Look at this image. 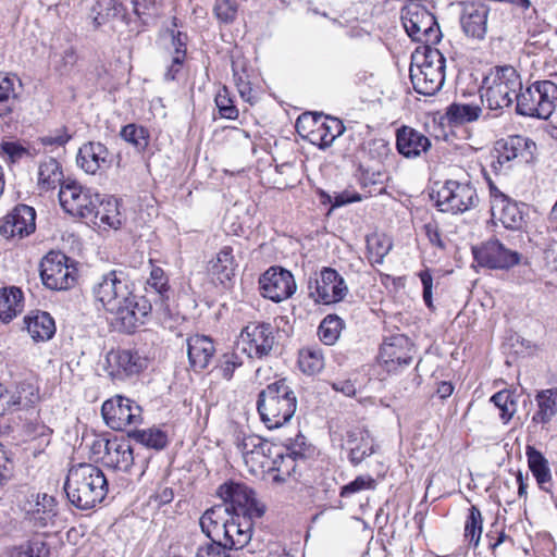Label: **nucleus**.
I'll list each match as a JSON object with an SVG mask.
<instances>
[{
	"label": "nucleus",
	"mask_w": 557,
	"mask_h": 557,
	"mask_svg": "<svg viewBox=\"0 0 557 557\" xmlns=\"http://www.w3.org/2000/svg\"><path fill=\"white\" fill-rule=\"evenodd\" d=\"M64 491L73 506L81 510H89L104 499L108 481L98 467L79 463L69 470Z\"/></svg>",
	"instance_id": "nucleus-1"
},
{
	"label": "nucleus",
	"mask_w": 557,
	"mask_h": 557,
	"mask_svg": "<svg viewBox=\"0 0 557 557\" xmlns=\"http://www.w3.org/2000/svg\"><path fill=\"white\" fill-rule=\"evenodd\" d=\"M296 408V395L285 379L268 384L258 395L257 410L268 429L289 422Z\"/></svg>",
	"instance_id": "nucleus-2"
},
{
	"label": "nucleus",
	"mask_w": 557,
	"mask_h": 557,
	"mask_svg": "<svg viewBox=\"0 0 557 557\" xmlns=\"http://www.w3.org/2000/svg\"><path fill=\"white\" fill-rule=\"evenodd\" d=\"M446 60L438 49L419 46L411 54L410 81L413 89L424 96L438 92L445 82Z\"/></svg>",
	"instance_id": "nucleus-3"
},
{
	"label": "nucleus",
	"mask_w": 557,
	"mask_h": 557,
	"mask_svg": "<svg viewBox=\"0 0 557 557\" xmlns=\"http://www.w3.org/2000/svg\"><path fill=\"white\" fill-rule=\"evenodd\" d=\"M522 89V81L515 67L497 66L484 77L480 89L481 99L491 110H502L517 100L518 91Z\"/></svg>",
	"instance_id": "nucleus-4"
},
{
	"label": "nucleus",
	"mask_w": 557,
	"mask_h": 557,
	"mask_svg": "<svg viewBox=\"0 0 557 557\" xmlns=\"http://www.w3.org/2000/svg\"><path fill=\"white\" fill-rule=\"evenodd\" d=\"M431 198L440 211L450 214L470 211L480 201L476 189L469 180H447L436 190L433 189Z\"/></svg>",
	"instance_id": "nucleus-5"
},
{
	"label": "nucleus",
	"mask_w": 557,
	"mask_h": 557,
	"mask_svg": "<svg viewBox=\"0 0 557 557\" xmlns=\"http://www.w3.org/2000/svg\"><path fill=\"white\" fill-rule=\"evenodd\" d=\"M133 292L128 275L122 270H112L99 277L92 286V295L97 302L110 312L127 300Z\"/></svg>",
	"instance_id": "nucleus-6"
},
{
	"label": "nucleus",
	"mask_w": 557,
	"mask_h": 557,
	"mask_svg": "<svg viewBox=\"0 0 557 557\" xmlns=\"http://www.w3.org/2000/svg\"><path fill=\"white\" fill-rule=\"evenodd\" d=\"M40 276L46 287L66 290L76 281V268L63 252L50 251L40 262Z\"/></svg>",
	"instance_id": "nucleus-7"
},
{
	"label": "nucleus",
	"mask_w": 557,
	"mask_h": 557,
	"mask_svg": "<svg viewBox=\"0 0 557 557\" xmlns=\"http://www.w3.org/2000/svg\"><path fill=\"white\" fill-rule=\"evenodd\" d=\"M219 496L230 508V515L261 518L265 507L255 498V493L244 483L226 482L219 487Z\"/></svg>",
	"instance_id": "nucleus-8"
},
{
	"label": "nucleus",
	"mask_w": 557,
	"mask_h": 557,
	"mask_svg": "<svg viewBox=\"0 0 557 557\" xmlns=\"http://www.w3.org/2000/svg\"><path fill=\"white\" fill-rule=\"evenodd\" d=\"M348 293L344 277L333 268L324 267L315 277L308 281V295L318 304H335Z\"/></svg>",
	"instance_id": "nucleus-9"
},
{
	"label": "nucleus",
	"mask_w": 557,
	"mask_h": 557,
	"mask_svg": "<svg viewBox=\"0 0 557 557\" xmlns=\"http://www.w3.org/2000/svg\"><path fill=\"white\" fill-rule=\"evenodd\" d=\"M59 200L65 212L73 216L90 218L95 206L99 205V195L74 180H65L59 190Z\"/></svg>",
	"instance_id": "nucleus-10"
},
{
	"label": "nucleus",
	"mask_w": 557,
	"mask_h": 557,
	"mask_svg": "<svg viewBox=\"0 0 557 557\" xmlns=\"http://www.w3.org/2000/svg\"><path fill=\"white\" fill-rule=\"evenodd\" d=\"M275 344V330L270 323H249L240 332L237 349L249 358L261 359L270 355Z\"/></svg>",
	"instance_id": "nucleus-11"
},
{
	"label": "nucleus",
	"mask_w": 557,
	"mask_h": 557,
	"mask_svg": "<svg viewBox=\"0 0 557 557\" xmlns=\"http://www.w3.org/2000/svg\"><path fill=\"white\" fill-rule=\"evenodd\" d=\"M141 407L134 400L116 395L106 400L101 407V414L109 428L123 431L128 426L138 425L143 421Z\"/></svg>",
	"instance_id": "nucleus-12"
},
{
	"label": "nucleus",
	"mask_w": 557,
	"mask_h": 557,
	"mask_svg": "<svg viewBox=\"0 0 557 557\" xmlns=\"http://www.w3.org/2000/svg\"><path fill=\"white\" fill-rule=\"evenodd\" d=\"M94 447H103L101 461L106 468L129 473L137 463L138 455L134 453L129 441L126 438L114 436L108 440H99L94 444Z\"/></svg>",
	"instance_id": "nucleus-13"
},
{
	"label": "nucleus",
	"mask_w": 557,
	"mask_h": 557,
	"mask_svg": "<svg viewBox=\"0 0 557 557\" xmlns=\"http://www.w3.org/2000/svg\"><path fill=\"white\" fill-rule=\"evenodd\" d=\"M117 310H111L114 315V324L119 331L134 333L145 323L146 317L151 312V302L144 297H138L132 292L127 300L117 306Z\"/></svg>",
	"instance_id": "nucleus-14"
},
{
	"label": "nucleus",
	"mask_w": 557,
	"mask_h": 557,
	"mask_svg": "<svg viewBox=\"0 0 557 557\" xmlns=\"http://www.w3.org/2000/svg\"><path fill=\"white\" fill-rule=\"evenodd\" d=\"M416 349L409 337L394 334L384 339L380 348V359L387 372H396L412 362Z\"/></svg>",
	"instance_id": "nucleus-15"
},
{
	"label": "nucleus",
	"mask_w": 557,
	"mask_h": 557,
	"mask_svg": "<svg viewBox=\"0 0 557 557\" xmlns=\"http://www.w3.org/2000/svg\"><path fill=\"white\" fill-rule=\"evenodd\" d=\"M474 259L482 267L508 270L520 263L521 255L508 249L498 239H491L472 249Z\"/></svg>",
	"instance_id": "nucleus-16"
},
{
	"label": "nucleus",
	"mask_w": 557,
	"mask_h": 557,
	"mask_svg": "<svg viewBox=\"0 0 557 557\" xmlns=\"http://www.w3.org/2000/svg\"><path fill=\"white\" fill-rule=\"evenodd\" d=\"M260 290L263 297L281 302L292 297L297 288L290 271L283 268L271 267L259 280Z\"/></svg>",
	"instance_id": "nucleus-17"
},
{
	"label": "nucleus",
	"mask_w": 557,
	"mask_h": 557,
	"mask_svg": "<svg viewBox=\"0 0 557 557\" xmlns=\"http://www.w3.org/2000/svg\"><path fill=\"white\" fill-rule=\"evenodd\" d=\"M305 462V454L295 445H276L273 447L267 472H275V482H285L288 478L296 476L300 463Z\"/></svg>",
	"instance_id": "nucleus-18"
},
{
	"label": "nucleus",
	"mask_w": 557,
	"mask_h": 557,
	"mask_svg": "<svg viewBox=\"0 0 557 557\" xmlns=\"http://www.w3.org/2000/svg\"><path fill=\"white\" fill-rule=\"evenodd\" d=\"M273 444L256 434L244 435L237 442V449L240 451L244 462L251 472L265 471L269 468V460L273 453Z\"/></svg>",
	"instance_id": "nucleus-19"
},
{
	"label": "nucleus",
	"mask_w": 557,
	"mask_h": 557,
	"mask_svg": "<svg viewBox=\"0 0 557 557\" xmlns=\"http://www.w3.org/2000/svg\"><path fill=\"white\" fill-rule=\"evenodd\" d=\"M341 441V447L348 451V460L354 467L375 454L379 448L370 432L357 426L346 430Z\"/></svg>",
	"instance_id": "nucleus-20"
},
{
	"label": "nucleus",
	"mask_w": 557,
	"mask_h": 557,
	"mask_svg": "<svg viewBox=\"0 0 557 557\" xmlns=\"http://www.w3.org/2000/svg\"><path fill=\"white\" fill-rule=\"evenodd\" d=\"M24 511L35 528L53 527L58 515L57 500L46 493H32L24 505Z\"/></svg>",
	"instance_id": "nucleus-21"
},
{
	"label": "nucleus",
	"mask_w": 557,
	"mask_h": 557,
	"mask_svg": "<svg viewBox=\"0 0 557 557\" xmlns=\"http://www.w3.org/2000/svg\"><path fill=\"white\" fill-rule=\"evenodd\" d=\"M35 209L27 205H17L8 213L0 225V234L5 238L25 236L34 233L36 228Z\"/></svg>",
	"instance_id": "nucleus-22"
},
{
	"label": "nucleus",
	"mask_w": 557,
	"mask_h": 557,
	"mask_svg": "<svg viewBox=\"0 0 557 557\" xmlns=\"http://www.w3.org/2000/svg\"><path fill=\"white\" fill-rule=\"evenodd\" d=\"M400 18L407 35H432L435 30L441 34L436 17L418 3L404 7Z\"/></svg>",
	"instance_id": "nucleus-23"
},
{
	"label": "nucleus",
	"mask_w": 557,
	"mask_h": 557,
	"mask_svg": "<svg viewBox=\"0 0 557 557\" xmlns=\"http://www.w3.org/2000/svg\"><path fill=\"white\" fill-rule=\"evenodd\" d=\"M396 149L407 159H416L431 149V140L418 129L401 125L396 129Z\"/></svg>",
	"instance_id": "nucleus-24"
},
{
	"label": "nucleus",
	"mask_w": 557,
	"mask_h": 557,
	"mask_svg": "<svg viewBox=\"0 0 557 557\" xmlns=\"http://www.w3.org/2000/svg\"><path fill=\"white\" fill-rule=\"evenodd\" d=\"M238 262L231 246H223L208 263V273L214 282L228 287L236 275Z\"/></svg>",
	"instance_id": "nucleus-25"
},
{
	"label": "nucleus",
	"mask_w": 557,
	"mask_h": 557,
	"mask_svg": "<svg viewBox=\"0 0 557 557\" xmlns=\"http://www.w3.org/2000/svg\"><path fill=\"white\" fill-rule=\"evenodd\" d=\"M186 347L189 367L197 373L208 368L215 354L213 341L206 335L189 336L186 339Z\"/></svg>",
	"instance_id": "nucleus-26"
},
{
	"label": "nucleus",
	"mask_w": 557,
	"mask_h": 557,
	"mask_svg": "<svg viewBox=\"0 0 557 557\" xmlns=\"http://www.w3.org/2000/svg\"><path fill=\"white\" fill-rule=\"evenodd\" d=\"M252 519L239 515H231L226 527H224L222 543L235 550L244 548L252 536Z\"/></svg>",
	"instance_id": "nucleus-27"
},
{
	"label": "nucleus",
	"mask_w": 557,
	"mask_h": 557,
	"mask_svg": "<svg viewBox=\"0 0 557 557\" xmlns=\"http://www.w3.org/2000/svg\"><path fill=\"white\" fill-rule=\"evenodd\" d=\"M119 376L138 375L148 367V358L137 349H121L109 355Z\"/></svg>",
	"instance_id": "nucleus-28"
},
{
	"label": "nucleus",
	"mask_w": 557,
	"mask_h": 557,
	"mask_svg": "<svg viewBox=\"0 0 557 557\" xmlns=\"http://www.w3.org/2000/svg\"><path fill=\"white\" fill-rule=\"evenodd\" d=\"M110 152L108 148L96 141L84 144L77 153V164L88 174H95L97 171L109 168Z\"/></svg>",
	"instance_id": "nucleus-29"
},
{
	"label": "nucleus",
	"mask_w": 557,
	"mask_h": 557,
	"mask_svg": "<svg viewBox=\"0 0 557 557\" xmlns=\"http://www.w3.org/2000/svg\"><path fill=\"white\" fill-rule=\"evenodd\" d=\"M230 516V508L226 505H216L207 509L199 520L201 531L211 541H221Z\"/></svg>",
	"instance_id": "nucleus-30"
},
{
	"label": "nucleus",
	"mask_w": 557,
	"mask_h": 557,
	"mask_svg": "<svg viewBox=\"0 0 557 557\" xmlns=\"http://www.w3.org/2000/svg\"><path fill=\"white\" fill-rule=\"evenodd\" d=\"M22 84L16 75L5 74L0 77V117L11 120L20 109V92L16 89Z\"/></svg>",
	"instance_id": "nucleus-31"
},
{
	"label": "nucleus",
	"mask_w": 557,
	"mask_h": 557,
	"mask_svg": "<svg viewBox=\"0 0 557 557\" xmlns=\"http://www.w3.org/2000/svg\"><path fill=\"white\" fill-rule=\"evenodd\" d=\"M530 140L523 136H509L505 139L497 141V158L492 162V168L496 173L503 170L504 165L511 162L529 147Z\"/></svg>",
	"instance_id": "nucleus-32"
},
{
	"label": "nucleus",
	"mask_w": 557,
	"mask_h": 557,
	"mask_svg": "<svg viewBox=\"0 0 557 557\" xmlns=\"http://www.w3.org/2000/svg\"><path fill=\"white\" fill-rule=\"evenodd\" d=\"M525 455L528 458L529 468L536 479L540 488L544 492L552 493V473L547 459L533 446H527Z\"/></svg>",
	"instance_id": "nucleus-33"
},
{
	"label": "nucleus",
	"mask_w": 557,
	"mask_h": 557,
	"mask_svg": "<svg viewBox=\"0 0 557 557\" xmlns=\"http://www.w3.org/2000/svg\"><path fill=\"white\" fill-rule=\"evenodd\" d=\"M28 334L36 342L50 339L55 333V324L52 317L45 311H37L25 317Z\"/></svg>",
	"instance_id": "nucleus-34"
},
{
	"label": "nucleus",
	"mask_w": 557,
	"mask_h": 557,
	"mask_svg": "<svg viewBox=\"0 0 557 557\" xmlns=\"http://www.w3.org/2000/svg\"><path fill=\"white\" fill-rule=\"evenodd\" d=\"M24 296L18 287L0 288V321L9 323L24 307Z\"/></svg>",
	"instance_id": "nucleus-35"
},
{
	"label": "nucleus",
	"mask_w": 557,
	"mask_h": 557,
	"mask_svg": "<svg viewBox=\"0 0 557 557\" xmlns=\"http://www.w3.org/2000/svg\"><path fill=\"white\" fill-rule=\"evenodd\" d=\"M318 127L317 131H312V144L322 149L330 147L345 131L343 122L331 116H323Z\"/></svg>",
	"instance_id": "nucleus-36"
},
{
	"label": "nucleus",
	"mask_w": 557,
	"mask_h": 557,
	"mask_svg": "<svg viewBox=\"0 0 557 557\" xmlns=\"http://www.w3.org/2000/svg\"><path fill=\"white\" fill-rule=\"evenodd\" d=\"M20 388L16 393H10L0 384V416L12 407H27L38 398L32 385L22 384Z\"/></svg>",
	"instance_id": "nucleus-37"
},
{
	"label": "nucleus",
	"mask_w": 557,
	"mask_h": 557,
	"mask_svg": "<svg viewBox=\"0 0 557 557\" xmlns=\"http://www.w3.org/2000/svg\"><path fill=\"white\" fill-rule=\"evenodd\" d=\"M488 10L485 5H469L465 8L460 18L466 35H484L486 32Z\"/></svg>",
	"instance_id": "nucleus-38"
},
{
	"label": "nucleus",
	"mask_w": 557,
	"mask_h": 557,
	"mask_svg": "<svg viewBox=\"0 0 557 557\" xmlns=\"http://www.w3.org/2000/svg\"><path fill=\"white\" fill-rule=\"evenodd\" d=\"M535 400L537 410L532 417L534 423L547 424L557 414V387L540 391Z\"/></svg>",
	"instance_id": "nucleus-39"
},
{
	"label": "nucleus",
	"mask_w": 557,
	"mask_h": 557,
	"mask_svg": "<svg viewBox=\"0 0 557 557\" xmlns=\"http://www.w3.org/2000/svg\"><path fill=\"white\" fill-rule=\"evenodd\" d=\"M95 207L94 212L88 218L94 224H103L115 230L121 226L122 220L115 199L103 201L99 198V205Z\"/></svg>",
	"instance_id": "nucleus-40"
},
{
	"label": "nucleus",
	"mask_w": 557,
	"mask_h": 557,
	"mask_svg": "<svg viewBox=\"0 0 557 557\" xmlns=\"http://www.w3.org/2000/svg\"><path fill=\"white\" fill-rule=\"evenodd\" d=\"M540 119H548L557 104V84L552 81L535 82Z\"/></svg>",
	"instance_id": "nucleus-41"
},
{
	"label": "nucleus",
	"mask_w": 557,
	"mask_h": 557,
	"mask_svg": "<svg viewBox=\"0 0 557 557\" xmlns=\"http://www.w3.org/2000/svg\"><path fill=\"white\" fill-rule=\"evenodd\" d=\"M63 173L59 162L55 159H48L39 165L38 184L41 189H54L64 182Z\"/></svg>",
	"instance_id": "nucleus-42"
},
{
	"label": "nucleus",
	"mask_w": 557,
	"mask_h": 557,
	"mask_svg": "<svg viewBox=\"0 0 557 557\" xmlns=\"http://www.w3.org/2000/svg\"><path fill=\"white\" fill-rule=\"evenodd\" d=\"M482 113L480 106L470 103H451L446 111L450 124L462 125L476 121Z\"/></svg>",
	"instance_id": "nucleus-43"
},
{
	"label": "nucleus",
	"mask_w": 557,
	"mask_h": 557,
	"mask_svg": "<svg viewBox=\"0 0 557 557\" xmlns=\"http://www.w3.org/2000/svg\"><path fill=\"white\" fill-rule=\"evenodd\" d=\"M128 436L147 448L156 450L163 449L168 445V435L158 428L138 430L128 432Z\"/></svg>",
	"instance_id": "nucleus-44"
},
{
	"label": "nucleus",
	"mask_w": 557,
	"mask_h": 557,
	"mask_svg": "<svg viewBox=\"0 0 557 557\" xmlns=\"http://www.w3.org/2000/svg\"><path fill=\"white\" fill-rule=\"evenodd\" d=\"M171 51L170 64L164 73V79L175 81L181 73L185 59H186V42L181 40V37H171Z\"/></svg>",
	"instance_id": "nucleus-45"
},
{
	"label": "nucleus",
	"mask_w": 557,
	"mask_h": 557,
	"mask_svg": "<svg viewBox=\"0 0 557 557\" xmlns=\"http://www.w3.org/2000/svg\"><path fill=\"white\" fill-rule=\"evenodd\" d=\"M537 91L535 83L527 87L524 90L518 91L516 112L519 115L540 119V108L537 102Z\"/></svg>",
	"instance_id": "nucleus-46"
},
{
	"label": "nucleus",
	"mask_w": 557,
	"mask_h": 557,
	"mask_svg": "<svg viewBox=\"0 0 557 557\" xmlns=\"http://www.w3.org/2000/svg\"><path fill=\"white\" fill-rule=\"evenodd\" d=\"M345 323L336 314H327L318 327V336L320 341L329 346L334 345L343 331Z\"/></svg>",
	"instance_id": "nucleus-47"
},
{
	"label": "nucleus",
	"mask_w": 557,
	"mask_h": 557,
	"mask_svg": "<svg viewBox=\"0 0 557 557\" xmlns=\"http://www.w3.org/2000/svg\"><path fill=\"white\" fill-rule=\"evenodd\" d=\"M482 529V513L476 506H471L465 523V539L473 548H476L480 544Z\"/></svg>",
	"instance_id": "nucleus-48"
},
{
	"label": "nucleus",
	"mask_w": 557,
	"mask_h": 557,
	"mask_svg": "<svg viewBox=\"0 0 557 557\" xmlns=\"http://www.w3.org/2000/svg\"><path fill=\"white\" fill-rule=\"evenodd\" d=\"M300 370L306 374H315L324 368V357L318 347H307L300 350L298 360Z\"/></svg>",
	"instance_id": "nucleus-49"
},
{
	"label": "nucleus",
	"mask_w": 557,
	"mask_h": 557,
	"mask_svg": "<svg viewBox=\"0 0 557 557\" xmlns=\"http://www.w3.org/2000/svg\"><path fill=\"white\" fill-rule=\"evenodd\" d=\"M499 220L508 230H520L523 226V213L517 202L507 199L499 206Z\"/></svg>",
	"instance_id": "nucleus-50"
},
{
	"label": "nucleus",
	"mask_w": 557,
	"mask_h": 557,
	"mask_svg": "<svg viewBox=\"0 0 557 557\" xmlns=\"http://www.w3.org/2000/svg\"><path fill=\"white\" fill-rule=\"evenodd\" d=\"M50 547L41 535H36L17 547V557H48Z\"/></svg>",
	"instance_id": "nucleus-51"
},
{
	"label": "nucleus",
	"mask_w": 557,
	"mask_h": 557,
	"mask_svg": "<svg viewBox=\"0 0 557 557\" xmlns=\"http://www.w3.org/2000/svg\"><path fill=\"white\" fill-rule=\"evenodd\" d=\"M364 151L379 165H383L389 157H393L391 144L384 138L370 139L364 146Z\"/></svg>",
	"instance_id": "nucleus-52"
},
{
	"label": "nucleus",
	"mask_w": 557,
	"mask_h": 557,
	"mask_svg": "<svg viewBox=\"0 0 557 557\" xmlns=\"http://www.w3.org/2000/svg\"><path fill=\"white\" fill-rule=\"evenodd\" d=\"M121 137L135 146L138 150H145L149 143L148 131L136 124L125 125L120 133Z\"/></svg>",
	"instance_id": "nucleus-53"
},
{
	"label": "nucleus",
	"mask_w": 557,
	"mask_h": 557,
	"mask_svg": "<svg viewBox=\"0 0 557 557\" xmlns=\"http://www.w3.org/2000/svg\"><path fill=\"white\" fill-rule=\"evenodd\" d=\"M359 182L363 188L370 186H380V191L383 189L386 180V173L381 166L373 168L360 164L358 168Z\"/></svg>",
	"instance_id": "nucleus-54"
},
{
	"label": "nucleus",
	"mask_w": 557,
	"mask_h": 557,
	"mask_svg": "<svg viewBox=\"0 0 557 557\" xmlns=\"http://www.w3.org/2000/svg\"><path fill=\"white\" fill-rule=\"evenodd\" d=\"M491 401L499 409V416L503 422H509L516 412V401L510 392H497L491 397Z\"/></svg>",
	"instance_id": "nucleus-55"
},
{
	"label": "nucleus",
	"mask_w": 557,
	"mask_h": 557,
	"mask_svg": "<svg viewBox=\"0 0 557 557\" xmlns=\"http://www.w3.org/2000/svg\"><path fill=\"white\" fill-rule=\"evenodd\" d=\"M149 289H153L161 301L169 297V281L163 269L159 267L151 269L150 276L147 280V290Z\"/></svg>",
	"instance_id": "nucleus-56"
},
{
	"label": "nucleus",
	"mask_w": 557,
	"mask_h": 557,
	"mask_svg": "<svg viewBox=\"0 0 557 557\" xmlns=\"http://www.w3.org/2000/svg\"><path fill=\"white\" fill-rule=\"evenodd\" d=\"M214 15L220 23H233L237 16L238 4L236 0H216L213 8Z\"/></svg>",
	"instance_id": "nucleus-57"
},
{
	"label": "nucleus",
	"mask_w": 557,
	"mask_h": 557,
	"mask_svg": "<svg viewBox=\"0 0 557 557\" xmlns=\"http://www.w3.org/2000/svg\"><path fill=\"white\" fill-rule=\"evenodd\" d=\"M323 114L315 112H305L296 121V129L299 134H306L312 143V131H317L319 123L322 122Z\"/></svg>",
	"instance_id": "nucleus-58"
},
{
	"label": "nucleus",
	"mask_w": 557,
	"mask_h": 557,
	"mask_svg": "<svg viewBox=\"0 0 557 557\" xmlns=\"http://www.w3.org/2000/svg\"><path fill=\"white\" fill-rule=\"evenodd\" d=\"M376 482L371 475H359L354 481L342 486L339 495L347 498L362 491L374 490Z\"/></svg>",
	"instance_id": "nucleus-59"
},
{
	"label": "nucleus",
	"mask_w": 557,
	"mask_h": 557,
	"mask_svg": "<svg viewBox=\"0 0 557 557\" xmlns=\"http://www.w3.org/2000/svg\"><path fill=\"white\" fill-rule=\"evenodd\" d=\"M242 366L243 360L237 354L227 352L221 357L218 370L224 380L230 381L232 380L235 370Z\"/></svg>",
	"instance_id": "nucleus-60"
},
{
	"label": "nucleus",
	"mask_w": 557,
	"mask_h": 557,
	"mask_svg": "<svg viewBox=\"0 0 557 557\" xmlns=\"http://www.w3.org/2000/svg\"><path fill=\"white\" fill-rule=\"evenodd\" d=\"M97 8L100 10L98 12V16L94 18V22L98 25L101 24L99 18H103L102 12L104 11V15L107 17L112 16H124L125 8L122 2L119 0H98Z\"/></svg>",
	"instance_id": "nucleus-61"
},
{
	"label": "nucleus",
	"mask_w": 557,
	"mask_h": 557,
	"mask_svg": "<svg viewBox=\"0 0 557 557\" xmlns=\"http://www.w3.org/2000/svg\"><path fill=\"white\" fill-rule=\"evenodd\" d=\"M215 104L222 117L235 120L238 116V110L233 100L228 97L227 89L224 87L215 97Z\"/></svg>",
	"instance_id": "nucleus-62"
},
{
	"label": "nucleus",
	"mask_w": 557,
	"mask_h": 557,
	"mask_svg": "<svg viewBox=\"0 0 557 557\" xmlns=\"http://www.w3.org/2000/svg\"><path fill=\"white\" fill-rule=\"evenodd\" d=\"M232 69L234 83L237 87L240 97L244 100L249 101L251 98L252 88L248 79V74L244 69L239 71L237 62L232 63Z\"/></svg>",
	"instance_id": "nucleus-63"
},
{
	"label": "nucleus",
	"mask_w": 557,
	"mask_h": 557,
	"mask_svg": "<svg viewBox=\"0 0 557 557\" xmlns=\"http://www.w3.org/2000/svg\"><path fill=\"white\" fill-rule=\"evenodd\" d=\"M71 138L67 128L61 127L40 137V143L46 147H64Z\"/></svg>",
	"instance_id": "nucleus-64"
}]
</instances>
